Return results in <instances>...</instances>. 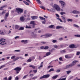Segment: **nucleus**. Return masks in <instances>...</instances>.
<instances>
[{"label": "nucleus", "mask_w": 80, "mask_h": 80, "mask_svg": "<svg viewBox=\"0 0 80 80\" xmlns=\"http://www.w3.org/2000/svg\"><path fill=\"white\" fill-rule=\"evenodd\" d=\"M63 39V38H59V40H60V41H62V40Z\"/></svg>", "instance_id": "nucleus-45"}, {"label": "nucleus", "mask_w": 80, "mask_h": 80, "mask_svg": "<svg viewBox=\"0 0 80 80\" xmlns=\"http://www.w3.org/2000/svg\"><path fill=\"white\" fill-rule=\"evenodd\" d=\"M32 36L33 38H36L37 37V34H34V32H32Z\"/></svg>", "instance_id": "nucleus-9"}, {"label": "nucleus", "mask_w": 80, "mask_h": 80, "mask_svg": "<svg viewBox=\"0 0 80 80\" xmlns=\"http://www.w3.org/2000/svg\"><path fill=\"white\" fill-rule=\"evenodd\" d=\"M80 54V52H77L76 53L77 55L78 56Z\"/></svg>", "instance_id": "nucleus-43"}, {"label": "nucleus", "mask_w": 80, "mask_h": 80, "mask_svg": "<svg viewBox=\"0 0 80 80\" xmlns=\"http://www.w3.org/2000/svg\"><path fill=\"white\" fill-rule=\"evenodd\" d=\"M39 18L41 20H43V17L40 16L39 17Z\"/></svg>", "instance_id": "nucleus-59"}, {"label": "nucleus", "mask_w": 80, "mask_h": 80, "mask_svg": "<svg viewBox=\"0 0 80 80\" xmlns=\"http://www.w3.org/2000/svg\"><path fill=\"white\" fill-rule=\"evenodd\" d=\"M5 12H5L3 11L2 12V15H4V13H5Z\"/></svg>", "instance_id": "nucleus-63"}, {"label": "nucleus", "mask_w": 80, "mask_h": 80, "mask_svg": "<svg viewBox=\"0 0 80 80\" xmlns=\"http://www.w3.org/2000/svg\"><path fill=\"white\" fill-rule=\"evenodd\" d=\"M75 37H78L79 38H80V34H77V35H75Z\"/></svg>", "instance_id": "nucleus-33"}, {"label": "nucleus", "mask_w": 80, "mask_h": 80, "mask_svg": "<svg viewBox=\"0 0 80 80\" xmlns=\"http://www.w3.org/2000/svg\"><path fill=\"white\" fill-rule=\"evenodd\" d=\"M65 45H58L59 48H63V47H65Z\"/></svg>", "instance_id": "nucleus-13"}, {"label": "nucleus", "mask_w": 80, "mask_h": 80, "mask_svg": "<svg viewBox=\"0 0 80 80\" xmlns=\"http://www.w3.org/2000/svg\"><path fill=\"white\" fill-rule=\"evenodd\" d=\"M69 48H75V45L74 44H71L69 45Z\"/></svg>", "instance_id": "nucleus-11"}, {"label": "nucleus", "mask_w": 80, "mask_h": 80, "mask_svg": "<svg viewBox=\"0 0 80 80\" xmlns=\"http://www.w3.org/2000/svg\"><path fill=\"white\" fill-rule=\"evenodd\" d=\"M61 17L63 20H65V17H63V16H62Z\"/></svg>", "instance_id": "nucleus-50"}, {"label": "nucleus", "mask_w": 80, "mask_h": 80, "mask_svg": "<svg viewBox=\"0 0 80 80\" xmlns=\"http://www.w3.org/2000/svg\"><path fill=\"white\" fill-rule=\"evenodd\" d=\"M54 27V25H51L49 26V28H53V27Z\"/></svg>", "instance_id": "nucleus-22"}, {"label": "nucleus", "mask_w": 80, "mask_h": 80, "mask_svg": "<svg viewBox=\"0 0 80 80\" xmlns=\"http://www.w3.org/2000/svg\"><path fill=\"white\" fill-rule=\"evenodd\" d=\"M56 17H58V18H60V17H59V15L58 14H56Z\"/></svg>", "instance_id": "nucleus-57"}, {"label": "nucleus", "mask_w": 80, "mask_h": 80, "mask_svg": "<svg viewBox=\"0 0 80 80\" xmlns=\"http://www.w3.org/2000/svg\"><path fill=\"white\" fill-rule=\"evenodd\" d=\"M33 75H33V74H30L29 75V77H30L32 78V77H33Z\"/></svg>", "instance_id": "nucleus-44"}, {"label": "nucleus", "mask_w": 80, "mask_h": 80, "mask_svg": "<svg viewBox=\"0 0 80 80\" xmlns=\"http://www.w3.org/2000/svg\"><path fill=\"white\" fill-rule=\"evenodd\" d=\"M32 59L29 58L27 61V62H32Z\"/></svg>", "instance_id": "nucleus-27"}, {"label": "nucleus", "mask_w": 80, "mask_h": 80, "mask_svg": "<svg viewBox=\"0 0 80 80\" xmlns=\"http://www.w3.org/2000/svg\"><path fill=\"white\" fill-rule=\"evenodd\" d=\"M65 52H66V51H65V50H62V51H60V53H65Z\"/></svg>", "instance_id": "nucleus-30"}, {"label": "nucleus", "mask_w": 80, "mask_h": 80, "mask_svg": "<svg viewBox=\"0 0 80 80\" xmlns=\"http://www.w3.org/2000/svg\"><path fill=\"white\" fill-rule=\"evenodd\" d=\"M0 42H1V43L0 44L1 45H4V44L5 45L7 43H4V42H5V40L3 41V38L1 39L0 40Z\"/></svg>", "instance_id": "nucleus-8"}, {"label": "nucleus", "mask_w": 80, "mask_h": 80, "mask_svg": "<svg viewBox=\"0 0 80 80\" xmlns=\"http://www.w3.org/2000/svg\"><path fill=\"white\" fill-rule=\"evenodd\" d=\"M15 58V56H12L11 57V59H13V58Z\"/></svg>", "instance_id": "nucleus-61"}, {"label": "nucleus", "mask_w": 80, "mask_h": 80, "mask_svg": "<svg viewBox=\"0 0 80 80\" xmlns=\"http://www.w3.org/2000/svg\"><path fill=\"white\" fill-rule=\"evenodd\" d=\"M20 28V26L18 25H16L15 26V29H16L17 30H18V28Z\"/></svg>", "instance_id": "nucleus-14"}, {"label": "nucleus", "mask_w": 80, "mask_h": 80, "mask_svg": "<svg viewBox=\"0 0 80 80\" xmlns=\"http://www.w3.org/2000/svg\"><path fill=\"white\" fill-rule=\"evenodd\" d=\"M14 52H20V50H14Z\"/></svg>", "instance_id": "nucleus-49"}, {"label": "nucleus", "mask_w": 80, "mask_h": 80, "mask_svg": "<svg viewBox=\"0 0 80 80\" xmlns=\"http://www.w3.org/2000/svg\"><path fill=\"white\" fill-rule=\"evenodd\" d=\"M78 62V61L74 60L72 62V63L69 64V65H67L66 66L65 68L64 69H67L68 68H70V67H72L73 66H74L75 65V63Z\"/></svg>", "instance_id": "nucleus-1"}, {"label": "nucleus", "mask_w": 80, "mask_h": 80, "mask_svg": "<svg viewBox=\"0 0 80 80\" xmlns=\"http://www.w3.org/2000/svg\"><path fill=\"white\" fill-rule=\"evenodd\" d=\"M21 70H22V68L20 67H17L14 69V70L16 71V73L17 74L19 73V72H20Z\"/></svg>", "instance_id": "nucleus-4"}, {"label": "nucleus", "mask_w": 80, "mask_h": 80, "mask_svg": "<svg viewBox=\"0 0 80 80\" xmlns=\"http://www.w3.org/2000/svg\"><path fill=\"white\" fill-rule=\"evenodd\" d=\"M19 58H20V59H21V60H22L23 59H24V58H23V57H19Z\"/></svg>", "instance_id": "nucleus-58"}, {"label": "nucleus", "mask_w": 80, "mask_h": 80, "mask_svg": "<svg viewBox=\"0 0 80 80\" xmlns=\"http://www.w3.org/2000/svg\"><path fill=\"white\" fill-rule=\"evenodd\" d=\"M74 27H76L77 28H78L79 27L76 24H74Z\"/></svg>", "instance_id": "nucleus-53"}, {"label": "nucleus", "mask_w": 80, "mask_h": 80, "mask_svg": "<svg viewBox=\"0 0 80 80\" xmlns=\"http://www.w3.org/2000/svg\"><path fill=\"white\" fill-rule=\"evenodd\" d=\"M19 79V78H18V76H17L15 79V80H18V79Z\"/></svg>", "instance_id": "nucleus-42"}, {"label": "nucleus", "mask_w": 80, "mask_h": 80, "mask_svg": "<svg viewBox=\"0 0 80 80\" xmlns=\"http://www.w3.org/2000/svg\"><path fill=\"white\" fill-rule=\"evenodd\" d=\"M28 43V40H24V43Z\"/></svg>", "instance_id": "nucleus-46"}, {"label": "nucleus", "mask_w": 80, "mask_h": 80, "mask_svg": "<svg viewBox=\"0 0 80 80\" xmlns=\"http://www.w3.org/2000/svg\"><path fill=\"white\" fill-rule=\"evenodd\" d=\"M43 62H42L41 63V65L38 67L39 68H40L43 67Z\"/></svg>", "instance_id": "nucleus-21"}, {"label": "nucleus", "mask_w": 80, "mask_h": 80, "mask_svg": "<svg viewBox=\"0 0 80 80\" xmlns=\"http://www.w3.org/2000/svg\"><path fill=\"white\" fill-rule=\"evenodd\" d=\"M57 42V40H53L52 41V42L53 43H55V42Z\"/></svg>", "instance_id": "nucleus-47"}, {"label": "nucleus", "mask_w": 80, "mask_h": 80, "mask_svg": "<svg viewBox=\"0 0 80 80\" xmlns=\"http://www.w3.org/2000/svg\"><path fill=\"white\" fill-rule=\"evenodd\" d=\"M29 67H32L33 69H35V66H33V65H30L29 66Z\"/></svg>", "instance_id": "nucleus-37"}, {"label": "nucleus", "mask_w": 80, "mask_h": 80, "mask_svg": "<svg viewBox=\"0 0 80 80\" xmlns=\"http://www.w3.org/2000/svg\"><path fill=\"white\" fill-rule=\"evenodd\" d=\"M59 3H61V6L62 7V8H63V7H65V3L62 1H60Z\"/></svg>", "instance_id": "nucleus-6"}, {"label": "nucleus", "mask_w": 80, "mask_h": 80, "mask_svg": "<svg viewBox=\"0 0 80 80\" xmlns=\"http://www.w3.org/2000/svg\"><path fill=\"white\" fill-rule=\"evenodd\" d=\"M54 71V69L53 68H51L48 71L49 72H53Z\"/></svg>", "instance_id": "nucleus-29"}, {"label": "nucleus", "mask_w": 80, "mask_h": 80, "mask_svg": "<svg viewBox=\"0 0 80 80\" xmlns=\"http://www.w3.org/2000/svg\"><path fill=\"white\" fill-rule=\"evenodd\" d=\"M5 67V65H2V66H0V69H1V68H3L4 67Z\"/></svg>", "instance_id": "nucleus-32"}, {"label": "nucleus", "mask_w": 80, "mask_h": 80, "mask_svg": "<svg viewBox=\"0 0 80 80\" xmlns=\"http://www.w3.org/2000/svg\"><path fill=\"white\" fill-rule=\"evenodd\" d=\"M59 60L60 61H63V58L62 57H61L59 58Z\"/></svg>", "instance_id": "nucleus-39"}, {"label": "nucleus", "mask_w": 80, "mask_h": 80, "mask_svg": "<svg viewBox=\"0 0 80 80\" xmlns=\"http://www.w3.org/2000/svg\"><path fill=\"white\" fill-rule=\"evenodd\" d=\"M44 46H41L40 47V49H44Z\"/></svg>", "instance_id": "nucleus-54"}, {"label": "nucleus", "mask_w": 80, "mask_h": 80, "mask_svg": "<svg viewBox=\"0 0 80 80\" xmlns=\"http://www.w3.org/2000/svg\"><path fill=\"white\" fill-rule=\"evenodd\" d=\"M48 48H49V47L47 46L45 47L44 48V50H47L48 49Z\"/></svg>", "instance_id": "nucleus-24"}, {"label": "nucleus", "mask_w": 80, "mask_h": 80, "mask_svg": "<svg viewBox=\"0 0 80 80\" xmlns=\"http://www.w3.org/2000/svg\"><path fill=\"white\" fill-rule=\"evenodd\" d=\"M33 72L35 73H36L37 72V70H33Z\"/></svg>", "instance_id": "nucleus-51"}, {"label": "nucleus", "mask_w": 80, "mask_h": 80, "mask_svg": "<svg viewBox=\"0 0 80 80\" xmlns=\"http://www.w3.org/2000/svg\"><path fill=\"white\" fill-rule=\"evenodd\" d=\"M76 12V10H74L72 12V13H73L74 14H75Z\"/></svg>", "instance_id": "nucleus-48"}, {"label": "nucleus", "mask_w": 80, "mask_h": 80, "mask_svg": "<svg viewBox=\"0 0 80 80\" xmlns=\"http://www.w3.org/2000/svg\"><path fill=\"white\" fill-rule=\"evenodd\" d=\"M67 20L68 22H72L73 21V20H72V19L70 18L68 19Z\"/></svg>", "instance_id": "nucleus-25"}, {"label": "nucleus", "mask_w": 80, "mask_h": 80, "mask_svg": "<svg viewBox=\"0 0 80 80\" xmlns=\"http://www.w3.org/2000/svg\"><path fill=\"white\" fill-rule=\"evenodd\" d=\"M47 21L46 20H44V21H42V23L43 24H45Z\"/></svg>", "instance_id": "nucleus-41"}, {"label": "nucleus", "mask_w": 80, "mask_h": 80, "mask_svg": "<svg viewBox=\"0 0 80 80\" xmlns=\"http://www.w3.org/2000/svg\"><path fill=\"white\" fill-rule=\"evenodd\" d=\"M57 77H58V75H56L54 76H53V77H52V79H56V78H57Z\"/></svg>", "instance_id": "nucleus-17"}, {"label": "nucleus", "mask_w": 80, "mask_h": 80, "mask_svg": "<svg viewBox=\"0 0 80 80\" xmlns=\"http://www.w3.org/2000/svg\"><path fill=\"white\" fill-rule=\"evenodd\" d=\"M16 10L17 11V12L18 15H21V13L23 12V10L20 8H16Z\"/></svg>", "instance_id": "nucleus-2"}, {"label": "nucleus", "mask_w": 80, "mask_h": 80, "mask_svg": "<svg viewBox=\"0 0 80 80\" xmlns=\"http://www.w3.org/2000/svg\"><path fill=\"white\" fill-rule=\"evenodd\" d=\"M36 2L38 4H42V2L40 1V0H37Z\"/></svg>", "instance_id": "nucleus-26"}, {"label": "nucleus", "mask_w": 80, "mask_h": 80, "mask_svg": "<svg viewBox=\"0 0 80 80\" xmlns=\"http://www.w3.org/2000/svg\"><path fill=\"white\" fill-rule=\"evenodd\" d=\"M50 77V74H46L40 77V79H42V78H47Z\"/></svg>", "instance_id": "nucleus-5"}, {"label": "nucleus", "mask_w": 80, "mask_h": 80, "mask_svg": "<svg viewBox=\"0 0 80 80\" xmlns=\"http://www.w3.org/2000/svg\"><path fill=\"white\" fill-rule=\"evenodd\" d=\"M4 80H7V77L5 78H4Z\"/></svg>", "instance_id": "nucleus-64"}, {"label": "nucleus", "mask_w": 80, "mask_h": 80, "mask_svg": "<svg viewBox=\"0 0 80 80\" xmlns=\"http://www.w3.org/2000/svg\"><path fill=\"white\" fill-rule=\"evenodd\" d=\"M37 30H38V29H34L35 32L36 33L37 32Z\"/></svg>", "instance_id": "nucleus-55"}, {"label": "nucleus", "mask_w": 80, "mask_h": 80, "mask_svg": "<svg viewBox=\"0 0 80 80\" xmlns=\"http://www.w3.org/2000/svg\"><path fill=\"white\" fill-rule=\"evenodd\" d=\"M7 5H4L3 6L1 7V8H5V7H6Z\"/></svg>", "instance_id": "nucleus-56"}, {"label": "nucleus", "mask_w": 80, "mask_h": 80, "mask_svg": "<svg viewBox=\"0 0 80 80\" xmlns=\"http://www.w3.org/2000/svg\"><path fill=\"white\" fill-rule=\"evenodd\" d=\"M51 53H52L50 52H48L46 53V56H49V55H51Z\"/></svg>", "instance_id": "nucleus-16"}, {"label": "nucleus", "mask_w": 80, "mask_h": 80, "mask_svg": "<svg viewBox=\"0 0 80 80\" xmlns=\"http://www.w3.org/2000/svg\"><path fill=\"white\" fill-rule=\"evenodd\" d=\"M0 34H1V35H5L4 32H3V31H2L0 33Z\"/></svg>", "instance_id": "nucleus-52"}, {"label": "nucleus", "mask_w": 80, "mask_h": 80, "mask_svg": "<svg viewBox=\"0 0 80 80\" xmlns=\"http://www.w3.org/2000/svg\"><path fill=\"white\" fill-rule=\"evenodd\" d=\"M56 72H57V73H59V72H60V70H58L56 71Z\"/></svg>", "instance_id": "nucleus-60"}, {"label": "nucleus", "mask_w": 80, "mask_h": 80, "mask_svg": "<svg viewBox=\"0 0 80 80\" xmlns=\"http://www.w3.org/2000/svg\"><path fill=\"white\" fill-rule=\"evenodd\" d=\"M80 12L79 11L76 10V14H80Z\"/></svg>", "instance_id": "nucleus-40"}, {"label": "nucleus", "mask_w": 80, "mask_h": 80, "mask_svg": "<svg viewBox=\"0 0 80 80\" xmlns=\"http://www.w3.org/2000/svg\"><path fill=\"white\" fill-rule=\"evenodd\" d=\"M32 20H35V19H37L38 18V16H34L31 17Z\"/></svg>", "instance_id": "nucleus-12"}, {"label": "nucleus", "mask_w": 80, "mask_h": 80, "mask_svg": "<svg viewBox=\"0 0 80 80\" xmlns=\"http://www.w3.org/2000/svg\"><path fill=\"white\" fill-rule=\"evenodd\" d=\"M56 29H60V28H63V27L60 26H57L56 27Z\"/></svg>", "instance_id": "nucleus-15"}, {"label": "nucleus", "mask_w": 80, "mask_h": 80, "mask_svg": "<svg viewBox=\"0 0 80 80\" xmlns=\"http://www.w3.org/2000/svg\"><path fill=\"white\" fill-rule=\"evenodd\" d=\"M9 15V12H7L6 14H5V16L6 17H8Z\"/></svg>", "instance_id": "nucleus-35"}, {"label": "nucleus", "mask_w": 80, "mask_h": 80, "mask_svg": "<svg viewBox=\"0 0 80 80\" xmlns=\"http://www.w3.org/2000/svg\"><path fill=\"white\" fill-rule=\"evenodd\" d=\"M54 8H55V10L58 12L60 11V6L58 5L55 4H54Z\"/></svg>", "instance_id": "nucleus-3"}, {"label": "nucleus", "mask_w": 80, "mask_h": 80, "mask_svg": "<svg viewBox=\"0 0 80 80\" xmlns=\"http://www.w3.org/2000/svg\"><path fill=\"white\" fill-rule=\"evenodd\" d=\"M25 28H31L32 27H31L30 26L28 27L27 25H26Z\"/></svg>", "instance_id": "nucleus-38"}, {"label": "nucleus", "mask_w": 80, "mask_h": 80, "mask_svg": "<svg viewBox=\"0 0 80 80\" xmlns=\"http://www.w3.org/2000/svg\"><path fill=\"white\" fill-rule=\"evenodd\" d=\"M71 71H66V73L67 74H69V73H71Z\"/></svg>", "instance_id": "nucleus-34"}, {"label": "nucleus", "mask_w": 80, "mask_h": 80, "mask_svg": "<svg viewBox=\"0 0 80 80\" xmlns=\"http://www.w3.org/2000/svg\"><path fill=\"white\" fill-rule=\"evenodd\" d=\"M40 7L42 8V9H43V10H45V8L43 6H40Z\"/></svg>", "instance_id": "nucleus-23"}, {"label": "nucleus", "mask_w": 80, "mask_h": 80, "mask_svg": "<svg viewBox=\"0 0 80 80\" xmlns=\"http://www.w3.org/2000/svg\"><path fill=\"white\" fill-rule=\"evenodd\" d=\"M30 24H32V25H35V22L34 21H31L30 22Z\"/></svg>", "instance_id": "nucleus-20"}, {"label": "nucleus", "mask_w": 80, "mask_h": 80, "mask_svg": "<svg viewBox=\"0 0 80 80\" xmlns=\"http://www.w3.org/2000/svg\"><path fill=\"white\" fill-rule=\"evenodd\" d=\"M7 17H8L6 16H5L4 17V19L5 20H7Z\"/></svg>", "instance_id": "nucleus-62"}, {"label": "nucleus", "mask_w": 80, "mask_h": 80, "mask_svg": "<svg viewBox=\"0 0 80 80\" xmlns=\"http://www.w3.org/2000/svg\"><path fill=\"white\" fill-rule=\"evenodd\" d=\"M24 30V27H21L20 28L18 29L19 30Z\"/></svg>", "instance_id": "nucleus-18"}, {"label": "nucleus", "mask_w": 80, "mask_h": 80, "mask_svg": "<svg viewBox=\"0 0 80 80\" xmlns=\"http://www.w3.org/2000/svg\"><path fill=\"white\" fill-rule=\"evenodd\" d=\"M53 47L55 48H59V46H58L57 45H55L53 46Z\"/></svg>", "instance_id": "nucleus-31"}, {"label": "nucleus", "mask_w": 80, "mask_h": 80, "mask_svg": "<svg viewBox=\"0 0 80 80\" xmlns=\"http://www.w3.org/2000/svg\"><path fill=\"white\" fill-rule=\"evenodd\" d=\"M52 35V34H45L44 38H48V37H51Z\"/></svg>", "instance_id": "nucleus-7"}, {"label": "nucleus", "mask_w": 80, "mask_h": 80, "mask_svg": "<svg viewBox=\"0 0 80 80\" xmlns=\"http://www.w3.org/2000/svg\"><path fill=\"white\" fill-rule=\"evenodd\" d=\"M37 76L34 77L32 78V80H34V79H36V78H37Z\"/></svg>", "instance_id": "nucleus-36"}, {"label": "nucleus", "mask_w": 80, "mask_h": 80, "mask_svg": "<svg viewBox=\"0 0 80 80\" xmlns=\"http://www.w3.org/2000/svg\"><path fill=\"white\" fill-rule=\"evenodd\" d=\"M65 57L66 58H71V57L68 56V55H66L65 56Z\"/></svg>", "instance_id": "nucleus-19"}, {"label": "nucleus", "mask_w": 80, "mask_h": 80, "mask_svg": "<svg viewBox=\"0 0 80 80\" xmlns=\"http://www.w3.org/2000/svg\"><path fill=\"white\" fill-rule=\"evenodd\" d=\"M23 2L25 5H29V4H28V2H27L26 1H24Z\"/></svg>", "instance_id": "nucleus-28"}, {"label": "nucleus", "mask_w": 80, "mask_h": 80, "mask_svg": "<svg viewBox=\"0 0 80 80\" xmlns=\"http://www.w3.org/2000/svg\"><path fill=\"white\" fill-rule=\"evenodd\" d=\"M20 20L21 22H24L25 21V18L23 16H22L20 18Z\"/></svg>", "instance_id": "nucleus-10"}]
</instances>
